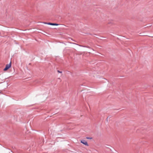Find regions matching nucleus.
<instances>
[{
	"mask_svg": "<svg viewBox=\"0 0 153 153\" xmlns=\"http://www.w3.org/2000/svg\"><path fill=\"white\" fill-rule=\"evenodd\" d=\"M11 62L9 64H7L6 65L5 68L3 70L4 71H7L11 67Z\"/></svg>",
	"mask_w": 153,
	"mask_h": 153,
	"instance_id": "f257e3e1",
	"label": "nucleus"
},
{
	"mask_svg": "<svg viewBox=\"0 0 153 153\" xmlns=\"http://www.w3.org/2000/svg\"><path fill=\"white\" fill-rule=\"evenodd\" d=\"M81 143L85 145V146H88V143L85 140H81L80 141Z\"/></svg>",
	"mask_w": 153,
	"mask_h": 153,
	"instance_id": "f03ea898",
	"label": "nucleus"
},
{
	"mask_svg": "<svg viewBox=\"0 0 153 153\" xmlns=\"http://www.w3.org/2000/svg\"><path fill=\"white\" fill-rule=\"evenodd\" d=\"M47 24L50 25H56V26H58L59 25V24H56V23H47Z\"/></svg>",
	"mask_w": 153,
	"mask_h": 153,
	"instance_id": "7ed1b4c3",
	"label": "nucleus"
},
{
	"mask_svg": "<svg viewBox=\"0 0 153 153\" xmlns=\"http://www.w3.org/2000/svg\"><path fill=\"white\" fill-rule=\"evenodd\" d=\"M86 139H87L91 140V139H92V138L88 137H86Z\"/></svg>",
	"mask_w": 153,
	"mask_h": 153,
	"instance_id": "20e7f679",
	"label": "nucleus"
},
{
	"mask_svg": "<svg viewBox=\"0 0 153 153\" xmlns=\"http://www.w3.org/2000/svg\"><path fill=\"white\" fill-rule=\"evenodd\" d=\"M57 72L59 73H62V71H59V70H58L57 71Z\"/></svg>",
	"mask_w": 153,
	"mask_h": 153,
	"instance_id": "39448f33",
	"label": "nucleus"
},
{
	"mask_svg": "<svg viewBox=\"0 0 153 153\" xmlns=\"http://www.w3.org/2000/svg\"><path fill=\"white\" fill-rule=\"evenodd\" d=\"M108 24H112V22H109L108 23Z\"/></svg>",
	"mask_w": 153,
	"mask_h": 153,
	"instance_id": "423d86ee",
	"label": "nucleus"
},
{
	"mask_svg": "<svg viewBox=\"0 0 153 153\" xmlns=\"http://www.w3.org/2000/svg\"><path fill=\"white\" fill-rule=\"evenodd\" d=\"M152 87H153V85H152Z\"/></svg>",
	"mask_w": 153,
	"mask_h": 153,
	"instance_id": "0eeeda50",
	"label": "nucleus"
}]
</instances>
